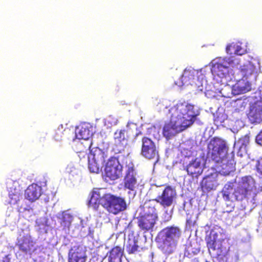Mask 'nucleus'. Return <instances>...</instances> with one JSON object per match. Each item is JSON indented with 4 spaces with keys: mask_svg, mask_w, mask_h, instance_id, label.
Here are the masks:
<instances>
[{
    "mask_svg": "<svg viewBox=\"0 0 262 262\" xmlns=\"http://www.w3.org/2000/svg\"><path fill=\"white\" fill-rule=\"evenodd\" d=\"M10 204H16L22 198V191L20 189L16 188H10L9 191Z\"/></svg>",
    "mask_w": 262,
    "mask_h": 262,
    "instance_id": "nucleus-26",
    "label": "nucleus"
},
{
    "mask_svg": "<svg viewBox=\"0 0 262 262\" xmlns=\"http://www.w3.org/2000/svg\"><path fill=\"white\" fill-rule=\"evenodd\" d=\"M156 202L155 199L146 201L143 205V214L159 218L158 212L156 208Z\"/></svg>",
    "mask_w": 262,
    "mask_h": 262,
    "instance_id": "nucleus-23",
    "label": "nucleus"
},
{
    "mask_svg": "<svg viewBox=\"0 0 262 262\" xmlns=\"http://www.w3.org/2000/svg\"><path fill=\"white\" fill-rule=\"evenodd\" d=\"M60 219V223L61 226L64 228H69L72 221L73 217L70 213L63 212Z\"/></svg>",
    "mask_w": 262,
    "mask_h": 262,
    "instance_id": "nucleus-29",
    "label": "nucleus"
},
{
    "mask_svg": "<svg viewBox=\"0 0 262 262\" xmlns=\"http://www.w3.org/2000/svg\"><path fill=\"white\" fill-rule=\"evenodd\" d=\"M123 252V248L118 246L113 247L108 253V262H121Z\"/></svg>",
    "mask_w": 262,
    "mask_h": 262,
    "instance_id": "nucleus-22",
    "label": "nucleus"
},
{
    "mask_svg": "<svg viewBox=\"0 0 262 262\" xmlns=\"http://www.w3.org/2000/svg\"><path fill=\"white\" fill-rule=\"evenodd\" d=\"M200 246L197 242H189L185 245L184 255L191 258L198 254L200 251Z\"/></svg>",
    "mask_w": 262,
    "mask_h": 262,
    "instance_id": "nucleus-21",
    "label": "nucleus"
},
{
    "mask_svg": "<svg viewBox=\"0 0 262 262\" xmlns=\"http://www.w3.org/2000/svg\"><path fill=\"white\" fill-rule=\"evenodd\" d=\"M205 240L210 255L215 258L217 262H228L231 246L229 239L223 238L220 232L211 229Z\"/></svg>",
    "mask_w": 262,
    "mask_h": 262,
    "instance_id": "nucleus-5",
    "label": "nucleus"
},
{
    "mask_svg": "<svg viewBox=\"0 0 262 262\" xmlns=\"http://www.w3.org/2000/svg\"><path fill=\"white\" fill-rule=\"evenodd\" d=\"M247 117L250 122L252 124L262 123L261 101H257L250 106Z\"/></svg>",
    "mask_w": 262,
    "mask_h": 262,
    "instance_id": "nucleus-15",
    "label": "nucleus"
},
{
    "mask_svg": "<svg viewBox=\"0 0 262 262\" xmlns=\"http://www.w3.org/2000/svg\"><path fill=\"white\" fill-rule=\"evenodd\" d=\"M16 246L19 251L25 254L31 255L37 250L36 242L29 234L24 235L17 238Z\"/></svg>",
    "mask_w": 262,
    "mask_h": 262,
    "instance_id": "nucleus-9",
    "label": "nucleus"
},
{
    "mask_svg": "<svg viewBox=\"0 0 262 262\" xmlns=\"http://www.w3.org/2000/svg\"><path fill=\"white\" fill-rule=\"evenodd\" d=\"M194 108V105L191 104H177L175 110L177 119L171 120L165 123L163 128V135L167 140L184 130L194 122L200 113L195 112Z\"/></svg>",
    "mask_w": 262,
    "mask_h": 262,
    "instance_id": "nucleus-1",
    "label": "nucleus"
},
{
    "mask_svg": "<svg viewBox=\"0 0 262 262\" xmlns=\"http://www.w3.org/2000/svg\"><path fill=\"white\" fill-rule=\"evenodd\" d=\"M208 148L211 150V159L220 164L222 171L225 174H229L235 170L234 155L233 152H228V147L224 140L214 137L210 140Z\"/></svg>",
    "mask_w": 262,
    "mask_h": 262,
    "instance_id": "nucleus-4",
    "label": "nucleus"
},
{
    "mask_svg": "<svg viewBox=\"0 0 262 262\" xmlns=\"http://www.w3.org/2000/svg\"><path fill=\"white\" fill-rule=\"evenodd\" d=\"M137 243V241L134 239L129 242L126 247V250L129 254L134 253L139 251V247Z\"/></svg>",
    "mask_w": 262,
    "mask_h": 262,
    "instance_id": "nucleus-30",
    "label": "nucleus"
},
{
    "mask_svg": "<svg viewBox=\"0 0 262 262\" xmlns=\"http://www.w3.org/2000/svg\"><path fill=\"white\" fill-rule=\"evenodd\" d=\"M0 262H11L10 255L8 254L4 256L2 259L0 260Z\"/></svg>",
    "mask_w": 262,
    "mask_h": 262,
    "instance_id": "nucleus-36",
    "label": "nucleus"
},
{
    "mask_svg": "<svg viewBox=\"0 0 262 262\" xmlns=\"http://www.w3.org/2000/svg\"><path fill=\"white\" fill-rule=\"evenodd\" d=\"M92 145V142L90 141L88 143V148L89 149L91 147V146Z\"/></svg>",
    "mask_w": 262,
    "mask_h": 262,
    "instance_id": "nucleus-38",
    "label": "nucleus"
},
{
    "mask_svg": "<svg viewBox=\"0 0 262 262\" xmlns=\"http://www.w3.org/2000/svg\"><path fill=\"white\" fill-rule=\"evenodd\" d=\"M91 136L90 130L85 124L80 125L76 130V137L78 139L88 140Z\"/></svg>",
    "mask_w": 262,
    "mask_h": 262,
    "instance_id": "nucleus-25",
    "label": "nucleus"
},
{
    "mask_svg": "<svg viewBox=\"0 0 262 262\" xmlns=\"http://www.w3.org/2000/svg\"><path fill=\"white\" fill-rule=\"evenodd\" d=\"M256 190V181L251 176L241 177L236 182L229 181L226 183L222 190V196L226 202L234 200L242 202L247 200Z\"/></svg>",
    "mask_w": 262,
    "mask_h": 262,
    "instance_id": "nucleus-2",
    "label": "nucleus"
},
{
    "mask_svg": "<svg viewBox=\"0 0 262 262\" xmlns=\"http://www.w3.org/2000/svg\"><path fill=\"white\" fill-rule=\"evenodd\" d=\"M124 188L131 191H136L138 187L137 174L133 166H128L123 179Z\"/></svg>",
    "mask_w": 262,
    "mask_h": 262,
    "instance_id": "nucleus-14",
    "label": "nucleus"
},
{
    "mask_svg": "<svg viewBox=\"0 0 262 262\" xmlns=\"http://www.w3.org/2000/svg\"><path fill=\"white\" fill-rule=\"evenodd\" d=\"M257 170L262 175V158L258 161Z\"/></svg>",
    "mask_w": 262,
    "mask_h": 262,
    "instance_id": "nucleus-35",
    "label": "nucleus"
},
{
    "mask_svg": "<svg viewBox=\"0 0 262 262\" xmlns=\"http://www.w3.org/2000/svg\"><path fill=\"white\" fill-rule=\"evenodd\" d=\"M240 72L243 77L248 78L257 73V68L251 62H248L241 67Z\"/></svg>",
    "mask_w": 262,
    "mask_h": 262,
    "instance_id": "nucleus-24",
    "label": "nucleus"
},
{
    "mask_svg": "<svg viewBox=\"0 0 262 262\" xmlns=\"http://www.w3.org/2000/svg\"><path fill=\"white\" fill-rule=\"evenodd\" d=\"M137 225L141 231L144 233L152 232L159 218L152 215L140 214L137 217Z\"/></svg>",
    "mask_w": 262,
    "mask_h": 262,
    "instance_id": "nucleus-12",
    "label": "nucleus"
},
{
    "mask_svg": "<svg viewBox=\"0 0 262 262\" xmlns=\"http://www.w3.org/2000/svg\"><path fill=\"white\" fill-rule=\"evenodd\" d=\"M123 166L118 158L111 157L105 164L104 179L105 181H114L119 178L122 174Z\"/></svg>",
    "mask_w": 262,
    "mask_h": 262,
    "instance_id": "nucleus-7",
    "label": "nucleus"
},
{
    "mask_svg": "<svg viewBox=\"0 0 262 262\" xmlns=\"http://www.w3.org/2000/svg\"><path fill=\"white\" fill-rule=\"evenodd\" d=\"M102 165L88 156V167L91 172L99 173L102 168Z\"/></svg>",
    "mask_w": 262,
    "mask_h": 262,
    "instance_id": "nucleus-28",
    "label": "nucleus"
},
{
    "mask_svg": "<svg viewBox=\"0 0 262 262\" xmlns=\"http://www.w3.org/2000/svg\"><path fill=\"white\" fill-rule=\"evenodd\" d=\"M255 141L258 144L262 146V129L256 136Z\"/></svg>",
    "mask_w": 262,
    "mask_h": 262,
    "instance_id": "nucleus-33",
    "label": "nucleus"
},
{
    "mask_svg": "<svg viewBox=\"0 0 262 262\" xmlns=\"http://www.w3.org/2000/svg\"><path fill=\"white\" fill-rule=\"evenodd\" d=\"M218 174L212 173L204 177L200 183V186L204 192H209L215 190L219 185L217 182Z\"/></svg>",
    "mask_w": 262,
    "mask_h": 262,
    "instance_id": "nucleus-16",
    "label": "nucleus"
},
{
    "mask_svg": "<svg viewBox=\"0 0 262 262\" xmlns=\"http://www.w3.org/2000/svg\"><path fill=\"white\" fill-rule=\"evenodd\" d=\"M245 50L238 45L234 44L233 53L237 55H242L244 54Z\"/></svg>",
    "mask_w": 262,
    "mask_h": 262,
    "instance_id": "nucleus-32",
    "label": "nucleus"
},
{
    "mask_svg": "<svg viewBox=\"0 0 262 262\" xmlns=\"http://www.w3.org/2000/svg\"><path fill=\"white\" fill-rule=\"evenodd\" d=\"M89 156L103 165L108 155L107 150L96 147L90 151Z\"/></svg>",
    "mask_w": 262,
    "mask_h": 262,
    "instance_id": "nucleus-19",
    "label": "nucleus"
},
{
    "mask_svg": "<svg viewBox=\"0 0 262 262\" xmlns=\"http://www.w3.org/2000/svg\"><path fill=\"white\" fill-rule=\"evenodd\" d=\"M132 134L129 129L117 130L115 133V139L119 142L127 141L131 137Z\"/></svg>",
    "mask_w": 262,
    "mask_h": 262,
    "instance_id": "nucleus-27",
    "label": "nucleus"
},
{
    "mask_svg": "<svg viewBox=\"0 0 262 262\" xmlns=\"http://www.w3.org/2000/svg\"><path fill=\"white\" fill-rule=\"evenodd\" d=\"M233 63V61L230 58H224L212 64L211 72L214 76L223 78L228 73V69Z\"/></svg>",
    "mask_w": 262,
    "mask_h": 262,
    "instance_id": "nucleus-11",
    "label": "nucleus"
},
{
    "mask_svg": "<svg viewBox=\"0 0 262 262\" xmlns=\"http://www.w3.org/2000/svg\"><path fill=\"white\" fill-rule=\"evenodd\" d=\"M251 90V83L248 81L242 79L233 86L232 91L235 95H239L248 92Z\"/></svg>",
    "mask_w": 262,
    "mask_h": 262,
    "instance_id": "nucleus-20",
    "label": "nucleus"
},
{
    "mask_svg": "<svg viewBox=\"0 0 262 262\" xmlns=\"http://www.w3.org/2000/svg\"><path fill=\"white\" fill-rule=\"evenodd\" d=\"M42 193L41 187L37 184L33 183L30 185L25 190V198L31 202L37 200Z\"/></svg>",
    "mask_w": 262,
    "mask_h": 262,
    "instance_id": "nucleus-18",
    "label": "nucleus"
},
{
    "mask_svg": "<svg viewBox=\"0 0 262 262\" xmlns=\"http://www.w3.org/2000/svg\"><path fill=\"white\" fill-rule=\"evenodd\" d=\"M141 155L145 158L149 160H159L158 151L152 140L146 137L142 139Z\"/></svg>",
    "mask_w": 262,
    "mask_h": 262,
    "instance_id": "nucleus-10",
    "label": "nucleus"
},
{
    "mask_svg": "<svg viewBox=\"0 0 262 262\" xmlns=\"http://www.w3.org/2000/svg\"><path fill=\"white\" fill-rule=\"evenodd\" d=\"M185 169L188 175L193 178H198L202 174L203 171L201 159L199 158H196L191 160L186 166Z\"/></svg>",
    "mask_w": 262,
    "mask_h": 262,
    "instance_id": "nucleus-17",
    "label": "nucleus"
},
{
    "mask_svg": "<svg viewBox=\"0 0 262 262\" xmlns=\"http://www.w3.org/2000/svg\"><path fill=\"white\" fill-rule=\"evenodd\" d=\"M101 205L110 213L117 215L127 208L124 198L110 193H102L101 189H95L92 192L89 205L94 209H98Z\"/></svg>",
    "mask_w": 262,
    "mask_h": 262,
    "instance_id": "nucleus-3",
    "label": "nucleus"
},
{
    "mask_svg": "<svg viewBox=\"0 0 262 262\" xmlns=\"http://www.w3.org/2000/svg\"><path fill=\"white\" fill-rule=\"evenodd\" d=\"M177 196L175 188L168 185L165 187L162 193L155 199V200L164 208H166L175 203Z\"/></svg>",
    "mask_w": 262,
    "mask_h": 262,
    "instance_id": "nucleus-8",
    "label": "nucleus"
},
{
    "mask_svg": "<svg viewBox=\"0 0 262 262\" xmlns=\"http://www.w3.org/2000/svg\"><path fill=\"white\" fill-rule=\"evenodd\" d=\"M234 43L229 44L226 48V50L227 53L232 54L233 52Z\"/></svg>",
    "mask_w": 262,
    "mask_h": 262,
    "instance_id": "nucleus-34",
    "label": "nucleus"
},
{
    "mask_svg": "<svg viewBox=\"0 0 262 262\" xmlns=\"http://www.w3.org/2000/svg\"><path fill=\"white\" fill-rule=\"evenodd\" d=\"M63 131L62 125H61V127H58V128L55 130L54 135V138L55 140L60 141L62 140L64 134Z\"/></svg>",
    "mask_w": 262,
    "mask_h": 262,
    "instance_id": "nucleus-31",
    "label": "nucleus"
},
{
    "mask_svg": "<svg viewBox=\"0 0 262 262\" xmlns=\"http://www.w3.org/2000/svg\"><path fill=\"white\" fill-rule=\"evenodd\" d=\"M86 249L80 245H75L71 248L68 253V262H86L88 256Z\"/></svg>",
    "mask_w": 262,
    "mask_h": 262,
    "instance_id": "nucleus-13",
    "label": "nucleus"
},
{
    "mask_svg": "<svg viewBox=\"0 0 262 262\" xmlns=\"http://www.w3.org/2000/svg\"><path fill=\"white\" fill-rule=\"evenodd\" d=\"M191 70L186 69L184 70V75H186V76H187V75H189V74H188V73H190V72H191Z\"/></svg>",
    "mask_w": 262,
    "mask_h": 262,
    "instance_id": "nucleus-37",
    "label": "nucleus"
},
{
    "mask_svg": "<svg viewBox=\"0 0 262 262\" xmlns=\"http://www.w3.org/2000/svg\"><path fill=\"white\" fill-rule=\"evenodd\" d=\"M181 234V230L178 226H169L163 228L155 239L158 249L164 254H171L176 249Z\"/></svg>",
    "mask_w": 262,
    "mask_h": 262,
    "instance_id": "nucleus-6",
    "label": "nucleus"
}]
</instances>
